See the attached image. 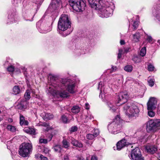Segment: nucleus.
<instances>
[{
	"mask_svg": "<svg viewBox=\"0 0 160 160\" xmlns=\"http://www.w3.org/2000/svg\"><path fill=\"white\" fill-rule=\"evenodd\" d=\"M92 8L98 10L99 16L108 18L112 15L114 4L110 0H88Z\"/></svg>",
	"mask_w": 160,
	"mask_h": 160,
	"instance_id": "f257e3e1",
	"label": "nucleus"
},
{
	"mask_svg": "<svg viewBox=\"0 0 160 160\" xmlns=\"http://www.w3.org/2000/svg\"><path fill=\"white\" fill-rule=\"evenodd\" d=\"M48 79H50L52 83L50 84L49 87L47 86L48 92L53 95H59L60 97L62 98H67L69 96V93L65 91H62L64 89L62 85L58 80V78L55 76L50 74L48 76Z\"/></svg>",
	"mask_w": 160,
	"mask_h": 160,
	"instance_id": "f03ea898",
	"label": "nucleus"
},
{
	"mask_svg": "<svg viewBox=\"0 0 160 160\" xmlns=\"http://www.w3.org/2000/svg\"><path fill=\"white\" fill-rule=\"evenodd\" d=\"M122 122L123 120L120 118L119 115H117L108 125V129L109 131L114 134L120 132L122 128Z\"/></svg>",
	"mask_w": 160,
	"mask_h": 160,
	"instance_id": "7ed1b4c3",
	"label": "nucleus"
},
{
	"mask_svg": "<svg viewBox=\"0 0 160 160\" xmlns=\"http://www.w3.org/2000/svg\"><path fill=\"white\" fill-rule=\"evenodd\" d=\"M71 21L67 15L62 14L59 18L58 23V29L62 31H65L71 27Z\"/></svg>",
	"mask_w": 160,
	"mask_h": 160,
	"instance_id": "20e7f679",
	"label": "nucleus"
},
{
	"mask_svg": "<svg viewBox=\"0 0 160 160\" xmlns=\"http://www.w3.org/2000/svg\"><path fill=\"white\" fill-rule=\"evenodd\" d=\"M126 114L129 118H136L138 117L139 112V110L138 107L134 104L130 106L126 105L123 107Z\"/></svg>",
	"mask_w": 160,
	"mask_h": 160,
	"instance_id": "39448f33",
	"label": "nucleus"
},
{
	"mask_svg": "<svg viewBox=\"0 0 160 160\" xmlns=\"http://www.w3.org/2000/svg\"><path fill=\"white\" fill-rule=\"evenodd\" d=\"M19 154L23 157H26L31 153L32 150V144L30 143H23L19 147Z\"/></svg>",
	"mask_w": 160,
	"mask_h": 160,
	"instance_id": "423d86ee",
	"label": "nucleus"
},
{
	"mask_svg": "<svg viewBox=\"0 0 160 160\" xmlns=\"http://www.w3.org/2000/svg\"><path fill=\"white\" fill-rule=\"evenodd\" d=\"M59 82L61 85H62L64 88L67 87L66 89L70 93H73L75 92L74 89L75 84L72 80L64 78L61 79Z\"/></svg>",
	"mask_w": 160,
	"mask_h": 160,
	"instance_id": "0eeeda50",
	"label": "nucleus"
},
{
	"mask_svg": "<svg viewBox=\"0 0 160 160\" xmlns=\"http://www.w3.org/2000/svg\"><path fill=\"white\" fill-rule=\"evenodd\" d=\"M160 125V120H151L147 122L146 129L148 132H155Z\"/></svg>",
	"mask_w": 160,
	"mask_h": 160,
	"instance_id": "6e6552de",
	"label": "nucleus"
},
{
	"mask_svg": "<svg viewBox=\"0 0 160 160\" xmlns=\"http://www.w3.org/2000/svg\"><path fill=\"white\" fill-rule=\"evenodd\" d=\"M69 5L74 11L77 12H81L84 10L86 6L84 0H81Z\"/></svg>",
	"mask_w": 160,
	"mask_h": 160,
	"instance_id": "1a4fd4ad",
	"label": "nucleus"
},
{
	"mask_svg": "<svg viewBox=\"0 0 160 160\" xmlns=\"http://www.w3.org/2000/svg\"><path fill=\"white\" fill-rule=\"evenodd\" d=\"M131 157L133 160H144L140 149L138 148H135L131 153Z\"/></svg>",
	"mask_w": 160,
	"mask_h": 160,
	"instance_id": "9d476101",
	"label": "nucleus"
},
{
	"mask_svg": "<svg viewBox=\"0 0 160 160\" xmlns=\"http://www.w3.org/2000/svg\"><path fill=\"white\" fill-rule=\"evenodd\" d=\"M40 24V22H38L37 23V26L40 32L46 33L51 30V27L50 26L47 25L46 23H42L39 26Z\"/></svg>",
	"mask_w": 160,
	"mask_h": 160,
	"instance_id": "9b49d317",
	"label": "nucleus"
},
{
	"mask_svg": "<svg viewBox=\"0 0 160 160\" xmlns=\"http://www.w3.org/2000/svg\"><path fill=\"white\" fill-rule=\"evenodd\" d=\"M118 100L117 103L122 104L126 102L128 98L127 92H120L118 95Z\"/></svg>",
	"mask_w": 160,
	"mask_h": 160,
	"instance_id": "f8f14e48",
	"label": "nucleus"
},
{
	"mask_svg": "<svg viewBox=\"0 0 160 160\" xmlns=\"http://www.w3.org/2000/svg\"><path fill=\"white\" fill-rule=\"evenodd\" d=\"M157 99L154 97H151L150 98L147 103L148 110H154L157 106Z\"/></svg>",
	"mask_w": 160,
	"mask_h": 160,
	"instance_id": "ddd939ff",
	"label": "nucleus"
},
{
	"mask_svg": "<svg viewBox=\"0 0 160 160\" xmlns=\"http://www.w3.org/2000/svg\"><path fill=\"white\" fill-rule=\"evenodd\" d=\"M128 145V143L125 139H122L118 142L117 144V149L118 150H121L124 147Z\"/></svg>",
	"mask_w": 160,
	"mask_h": 160,
	"instance_id": "4468645a",
	"label": "nucleus"
},
{
	"mask_svg": "<svg viewBox=\"0 0 160 160\" xmlns=\"http://www.w3.org/2000/svg\"><path fill=\"white\" fill-rule=\"evenodd\" d=\"M61 2V0H52L49 7L53 9H55L60 6Z\"/></svg>",
	"mask_w": 160,
	"mask_h": 160,
	"instance_id": "2eb2a0df",
	"label": "nucleus"
},
{
	"mask_svg": "<svg viewBox=\"0 0 160 160\" xmlns=\"http://www.w3.org/2000/svg\"><path fill=\"white\" fill-rule=\"evenodd\" d=\"M23 131L24 132L30 134L35 135L36 134L35 129L34 128L29 127H27L24 128Z\"/></svg>",
	"mask_w": 160,
	"mask_h": 160,
	"instance_id": "dca6fc26",
	"label": "nucleus"
},
{
	"mask_svg": "<svg viewBox=\"0 0 160 160\" xmlns=\"http://www.w3.org/2000/svg\"><path fill=\"white\" fill-rule=\"evenodd\" d=\"M147 152L152 154L157 150V148L154 146H147L145 148Z\"/></svg>",
	"mask_w": 160,
	"mask_h": 160,
	"instance_id": "f3484780",
	"label": "nucleus"
},
{
	"mask_svg": "<svg viewBox=\"0 0 160 160\" xmlns=\"http://www.w3.org/2000/svg\"><path fill=\"white\" fill-rule=\"evenodd\" d=\"M20 124L21 126H28L29 124L28 121L25 120L24 117L21 114H20Z\"/></svg>",
	"mask_w": 160,
	"mask_h": 160,
	"instance_id": "a211bd4d",
	"label": "nucleus"
},
{
	"mask_svg": "<svg viewBox=\"0 0 160 160\" xmlns=\"http://www.w3.org/2000/svg\"><path fill=\"white\" fill-rule=\"evenodd\" d=\"M27 104L26 102H23L18 104L17 107L18 109L24 111L27 108Z\"/></svg>",
	"mask_w": 160,
	"mask_h": 160,
	"instance_id": "6ab92c4d",
	"label": "nucleus"
},
{
	"mask_svg": "<svg viewBox=\"0 0 160 160\" xmlns=\"http://www.w3.org/2000/svg\"><path fill=\"white\" fill-rule=\"evenodd\" d=\"M44 120L47 121L52 118L53 115L52 114L44 112L42 114Z\"/></svg>",
	"mask_w": 160,
	"mask_h": 160,
	"instance_id": "aec40b11",
	"label": "nucleus"
},
{
	"mask_svg": "<svg viewBox=\"0 0 160 160\" xmlns=\"http://www.w3.org/2000/svg\"><path fill=\"white\" fill-rule=\"evenodd\" d=\"M153 15L157 18V19L159 21V7H156L154 8V9L153 11Z\"/></svg>",
	"mask_w": 160,
	"mask_h": 160,
	"instance_id": "412c9836",
	"label": "nucleus"
},
{
	"mask_svg": "<svg viewBox=\"0 0 160 160\" xmlns=\"http://www.w3.org/2000/svg\"><path fill=\"white\" fill-rule=\"evenodd\" d=\"M71 143L73 146L77 147L82 148L83 147V145L81 142H78L73 138H72Z\"/></svg>",
	"mask_w": 160,
	"mask_h": 160,
	"instance_id": "4be33fe9",
	"label": "nucleus"
},
{
	"mask_svg": "<svg viewBox=\"0 0 160 160\" xmlns=\"http://www.w3.org/2000/svg\"><path fill=\"white\" fill-rule=\"evenodd\" d=\"M133 36L132 41L135 42H138L139 41L140 35L139 32H137L135 34H133Z\"/></svg>",
	"mask_w": 160,
	"mask_h": 160,
	"instance_id": "5701e85b",
	"label": "nucleus"
},
{
	"mask_svg": "<svg viewBox=\"0 0 160 160\" xmlns=\"http://www.w3.org/2000/svg\"><path fill=\"white\" fill-rule=\"evenodd\" d=\"M104 83L102 82H100L98 84V89L100 90V93L103 92L104 93H106L107 92L104 88ZM101 93H100V94Z\"/></svg>",
	"mask_w": 160,
	"mask_h": 160,
	"instance_id": "b1692460",
	"label": "nucleus"
},
{
	"mask_svg": "<svg viewBox=\"0 0 160 160\" xmlns=\"http://www.w3.org/2000/svg\"><path fill=\"white\" fill-rule=\"evenodd\" d=\"M107 105L109 108V110L112 112H115L117 109V107L110 102H108Z\"/></svg>",
	"mask_w": 160,
	"mask_h": 160,
	"instance_id": "393cba45",
	"label": "nucleus"
},
{
	"mask_svg": "<svg viewBox=\"0 0 160 160\" xmlns=\"http://www.w3.org/2000/svg\"><path fill=\"white\" fill-rule=\"evenodd\" d=\"M13 91L15 94H17L20 92V89L18 86H15L13 88Z\"/></svg>",
	"mask_w": 160,
	"mask_h": 160,
	"instance_id": "a878e982",
	"label": "nucleus"
},
{
	"mask_svg": "<svg viewBox=\"0 0 160 160\" xmlns=\"http://www.w3.org/2000/svg\"><path fill=\"white\" fill-rule=\"evenodd\" d=\"M72 112L75 114L78 113L80 111L79 108L78 106H73L71 109Z\"/></svg>",
	"mask_w": 160,
	"mask_h": 160,
	"instance_id": "bb28decb",
	"label": "nucleus"
},
{
	"mask_svg": "<svg viewBox=\"0 0 160 160\" xmlns=\"http://www.w3.org/2000/svg\"><path fill=\"white\" fill-rule=\"evenodd\" d=\"M146 52V48L145 47H144L141 49L140 52V55L141 56L143 57L145 55Z\"/></svg>",
	"mask_w": 160,
	"mask_h": 160,
	"instance_id": "cd10ccee",
	"label": "nucleus"
},
{
	"mask_svg": "<svg viewBox=\"0 0 160 160\" xmlns=\"http://www.w3.org/2000/svg\"><path fill=\"white\" fill-rule=\"evenodd\" d=\"M148 83L149 86L152 87L154 84V80L151 78H149L148 79Z\"/></svg>",
	"mask_w": 160,
	"mask_h": 160,
	"instance_id": "c85d7f7f",
	"label": "nucleus"
},
{
	"mask_svg": "<svg viewBox=\"0 0 160 160\" xmlns=\"http://www.w3.org/2000/svg\"><path fill=\"white\" fill-rule=\"evenodd\" d=\"M132 66L130 65H127L125 66L124 68V70L127 71L129 72H131L132 70Z\"/></svg>",
	"mask_w": 160,
	"mask_h": 160,
	"instance_id": "c756f323",
	"label": "nucleus"
},
{
	"mask_svg": "<svg viewBox=\"0 0 160 160\" xmlns=\"http://www.w3.org/2000/svg\"><path fill=\"white\" fill-rule=\"evenodd\" d=\"M92 133L95 137H97L99 134V132L98 129H94L92 131Z\"/></svg>",
	"mask_w": 160,
	"mask_h": 160,
	"instance_id": "7c9ffc66",
	"label": "nucleus"
},
{
	"mask_svg": "<svg viewBox=\"0 0 160 160\" xmlns=\"http://www.w3.org/2000/svg\"><path fill=\"white\" fill-rule=\"evenodd\" d=\"M7 129L12 132H14L16 131L15 128L12 125H8L7 128Z\"/></svg>",
	"mask_w": 160,
	"mask_h": 160,
	"instance_id": "2f4dec72",
	"label": "nucleus"
},
{
	"mask_svg": "<svg viewBox=\"0 0 160 160\" xmlns=\"http://www.w3.org/2000/svg\"><path fill=\"white\" fill-rule=\"evenodd\" d=\"M53 149L56 152H59L61 151V148L60 145H57L53 147Z\"/></svg>",
	"mask_w": 160,
	"mask_h": 160,
	"instance_id": "473e14b6",
	"label": "nucleus"
},
{
	"mask_svg": "<svg viewBox=\"0 0 160 160\" xmlns=\"http://www.w3.org/2000/svg\"><path fill=\"white\" fill-rule=\"evenodd\" d=\"M62 144L63 147L65 148H68L69 146V143L66 139H64L62 141Z\"/></svg>",
	"mask_w": 160,
	"mask_h": 160,
	"instance_id": "72a5a7b5",
	"label": "nucleus"
},
{
	"mask_svg": "<svg viewBox=\"0 0 160 160\" xmlns=\"http://www.w3.org/2000/svg\"><path fill=\"white\" fill-rule=\"evenodd\" d=\"M61 120L62 122L64 123H67L69 122V121L68 120L67 117L65 115L62 116L61 118Z\"/></svg>",
	"mask_w": 160,
	"mask_h": 160,
	"instance_id": "f704fd0d",
	"label": "nucleus"
},
{
	"mask_svg": "<svg viewBox=\"0 0 160 160\" xmlns=\"http://www.w3.org/2000/svg\"><path fill=\"white\" fill-rule=\"evenodd\" d=\"M153 110H148V115L151 117H153L155 115V113L152 111Z\"/></svg>",
	"mask_w": 160,
	"mask_h": 160,
	"instance_id": "c9c22d12",
	"label": "nucleus"
},
{
	"mask_svg": "<svg viewBox=\"0 0 160 160\" xmlns=\"http://www.w3.org/2000/svg\"><path fill=\"white\" fill-rule=\"evenodd\" d=\"M138 26V21H134L133 24V28H132V30L134 31L136 30Z\"/></svg>",
	"mask_w": 160,
	"mask_h": 160,
	"instance_id": "e433bc0d",
	"label": "nucleus"
},
{
	"mask_svg": "<svg viewBox=\"0 0 160 160\" xmlns=\"http://www.w3.org/2000/svg\"><path fill=\"white\" fill-rule=\"evenodd\" d=\"M15 69V68L13 65H10L7 68L8 71L10 72H13Z\"/></svg>",
	"mask_w": 160,
	"mask_h": 160,
	"instance_id": "4c0bfd02",
	"label": "nucleus"
},
{
	"mask_svg": "<svg viewBox=\"0 0 160 160\" xmlns=\"http://www.w3.org/2000/svg\"><path fill=\"white\" fill-rule=\"evenodd\" d=\"M30 94V93L29 91H27L24 94L25 98L26 99H29L31 97Z\"/></svg>",
	"mask_w": 160,
	"mask_h": 160,
	"instance_id": "58836bf2",
	"label": "nucleus"
},
{
	"mask_svg": "<svg viewBox=\"0 0 160 160\" xmlns=\"http://www.w3.org/2000/svg\"><path fill=\"white\" fill-rule=\"evenodd\" d=\"M155 68L153 65L149 64L148 66V70L149 71H152L154 70Z\"/></svg>",
	"mask_w": 160,
	"mask_h": 160,
	"instance_id": "ea45409f",
	"label": "nucleus"
},
{
	"mask_svg": "<svg viewBox=\"0 0 160 160\" xmlns=\"http://www.w3.org/2000/svg\"><path fill=\"white\" fill-rule=\"evenodd\" d=\"M53 137V134L52 133H48L47 135V140L48 141H50L52 139Z\"/></svg>",
	"mask_w": 160,
	"mask_h": 160,
	"instance_id": "a19ab883",
	"label": "nucleus"
},
{
	"mask_svg": "<svg viewBox=\"0 0 160 160\" xmlns=\"http://www.w3.org/2000/svg\"><path fill=\"white\" fill-rule=\"evenodd\" d=\"M132 60L136 63H138L140 62V58L136 56L132 58Z\"/></svg>",
	"mask_w": 160,
	"mask_h": 160,
	"instance_id": "79ce46f5",
	"label": "nucleus"
},
{
	"mask_svg": "<svg viewBox=\"0 0 160 160\" xmlns=\"http://www.w3.org/2000/svg\"><path fill=\"white\" fill-rule=\"evenodd\" d=\"M39 142L40 143H47L48 142V140L45 139L40 138Z\"/></svg>",
	"mask_w": 160,
	"mask_h": 160,
	"instance_id": "37998d69",
	"label": "nucleus"
},
{
	"mask_svg": "<svg viewBox=\"0 0 160 160\" xmlns=\"http://www.w3.org/2000/svg\"><path fill=\"white\" fill-rule=\"evenodd\" d=\"M78 128L76 126H73L70 129V131L71 132H73L76 131L77 130Z\"/></svg>",
	"mask_w": 160,
	"mask_h": 160,
	"instance_id": "c03bdc74",
	"label": "nucleus"
},
{
	"mask_svg": "<svg viewBox=\"0 0 160 160\" xmlns=\"http://www.w3.org/2000/svg\"><path fill=\"white\" fill-rule=\"evenodd\" d=\"M87 138L88 139H92L95 137L92 134H88L87 135Z\"/></svg>",
	"mask_w": 160,
	"mask_h": 160,
	"instance_id": "a18cd8bd",
	"label": "nucleus"
},
{
	"mask_svg": "<svg viewBox=\"0 0 160 160\" xmlns=\"http://www.w3.org/2000/svg\"><path fill=\"white\" fill-rule=\"evenodd\" d=\"M123 51V50L122 49H119V53L118 57V58H120L121 57L122 54V53Z\"/></svg>",
	"mask_w": 160,
	"mask_h": 160,
	"instance_id": "49530a36",
	"label": "nucleus"
},
{
	"mask_svg": "<svg viewBox=\"0 0 160 160\" xmlns=\"http://www.w3.org/2000/svg\"><path fill=\"white\" fill-rule=\"evenodd\" d=\"M49 151V150L48 148L47 147H44L43 149V152L46 154L48 153Z\"/></svg>",
	"mask_w": 160,
	"mask_h": 160,
	"instance_id": "de8ad7c7",
	"label": "nucleus"
},
{
	"mask_svg": "<svg viewBox=\"0 0 160 160\" xmlns=\"http://www.w3.org/2000/svg\"><path fill=\"white\" fill-rule=\"evenodd\" d=\"M147 40L148 41L150 42L152 41V37L150 36H148L147 37Z\"/></svg>",
	"mask_w": 160,
	"mask_h": 160,
	"instance_id": "09e8293b",
	"label": "nucleus"
},
{
	"mask_svg": "<svg viewBox=\"0 0 160 160\" xmlns=\"http://www.w3.org/2000/svg\"><path fill=\"white\" fill-rule=\"evenodd\" d=\"M40 158L41 160H48V158L47 157L43 156L42 155H40Z\"/></svg>",
	"mask_w": 160,
	"mask_h": 160,
	"instance_id": "8fccbe9b",
	"label": "nucleus"
},
{
	"mask_svg": "<svg viewBox=\"0 0 160 160\" xmlns=\"http://www.w3.org/2000/svg\"><path fill=\"white\" fill-rule=\"evenodd\" d=\"M117 68L116 66H112V72H114L117 71Z\"/></svg>",
	"mask_w": 160,
	"mask_h": 160,
	"instance_id": "3c124183",
	"label": "nucleus"
},
{
	"mask_svg": "<svg viewBox=\"0 0 160 160\" xmlns=\"http://www.w3.org/2000/svg\"><path fill=\"white\" fill-rule=\"evenodd\" d=\"M71 32L69 31V32L66 33L65 32H63L62 34V35L63 37H65L67 36Z\"/></svg>",
	"mask_w": 160,
	"mask_h": 160,
	"instance_id": "603ef678",
	"label": "nucleus"
},
{
	"mask_svg": "<svg viewBox=\"0 0 160 160\" xmlns=\"http://www.w3.org/2000/svg\"><path fill=\"white\" fill-rule=\"evenodd\" d=\"M89 105L88 103H86L85 104V108L87 109H88L89 108Z\"/></svg>",
	"mask_w": 160,
	"mask_h": 160,
	"instance_id": "864d4df0",
	"label": "nucleus"
},
{
	"mask_svg": "<svg viewBox=\"0 0 160 160\" xmlns=\"http://www.w3.org/2000/svg\"><path fill=\"white\" fill-rule=\"evenodd\" d=\"M91 160H98L97 157L95 156H93L92 157L91 159Z\"/></svg>",
	"mask_w": 160,
	"mask_h": 160,
	"instance_id": "5fc2aeb1",
	"label": "nucleus"
},
{
	"mask_svg": "<svg viewBox=\"0 0 160 160\" xmlns=\"http://www.w3.org/2000/svg\"><path fill=\"white\" fill-rule=\"evenodd\" d=\"M93 118V117L92 116H91L90 115H88L86 119L88 120L89 119L90 120H91L92 119V118Z\"/></svg>",
	"mask_w": 160,
	"mask_h": 160,
	"instance_id": "6e6d98bb",
	"label": "nucleus"
},
{
	"mask_svg": "<svg viewBox=\"0 0 160 160\" xmlns=\"http://www.w3.org/2000/svg\"><path fill=\"white\" fill-rule=\"evenodd\" d=\"M64 160H69L68 156L67 155L64 156Z\"/></svg>",
	"mask_w": 160,
	"mask_h": 160,
	"instance_id": "4d7b16f0",
	"label": "nucleus"
},
{
	"mask_svg": "<svg viewBox=\"0 0 160 160\" xmlns=\"http://www.w3.org/2000/svg\"><path fill=\"white\" fill-rule=\"evenodd\" d=\"M120 43L121 45H123L125 44V41L124 40H121L120 41Z\"/></svg>",
	"mask_w": 160,
	"mask_h": 160,
	"instance_id": "13d9d810",
	"label": "nucleus"
},
{
	"mask_svg": "<svg viewBox=\"0 0 160 160\" xmlns=\"http://www.w3.org/2000/svg\"><path fill=\"white\" fill-rule=\"evenodd\" d=\"M84 158L83 157H78V160H83Z\"/></svg>",
	"mask_w": 160,
	"mask_h": 160,
	"instance_id": "bf43d9fd",
	"label": "nucleus"
},
{
	"mask_svg": "<svg viewBox=\"0 0 160 160\" xmlns=\"http://www.w3.org/2000/svg\"><path fill=\"white\" fill-rule=\"evenodd\" d=\"M42 125L44 127H47L48 126V124L47 123H43Z\"/></svg>",
	"mask_w": 160,
	"mask_h": 160,
	"instance_id": "052dcab7",
	"label": "nucleus"
},
{
	"mask_svg": "<svg viewBox=\"0 0 160 160\" xmlns=\"http://www.w3.org/2000/svg\"><path fill=\"white\" fill-rule=\"evenodd\" d=\"M2 120V118L0 117V122Z\"/></svg>",
	"mask_w": 160,
	"mask_h": 160,
	"instance_id": "680f3d73",
	"label": "nucleus"
},
{
	"mask_svg": "<svg viewBox=\"0 0 160 160\" xmlns=\"http://www.w3.org/2000/svg\"><path fill=\"white\" fill-rule=\"evenodd\" d=\"M10 121L12 122V119H10Z\"/></svg>",
	"mask_w": 160,
	"mask_h": 160,
	"instance_id": "e2e57ef3",
	"label": "nucleus"
},
{
	"mask_svg": "<svg viewBox=\"0 0 160 160\" xmlns=\"http://www.w3.org/2000/svg\"><path fill=\"white\" fill-rule=\"evenodd\" d=\"M125 51L126 52H127V51H126V50H125Z\"/></svg>",
	"mask_w": 160,
	"mask_h": 160,
	"instance_id": "0e129e2a",
	"label": "nucleus"
},
{
	"mask_svg": "<svg viewBox=\"0 0 160 160\" xmlns=\"http://www.w3.org/2000/svg\"><path fill=\"white\" fill-rule=\"evenodd\" d=\"M86 160H88V159L87 158V159H86Z\"/></svg>",
	"mask_w": 160,
	"mask_h": 160,
	"instance_id": "69168bd1",
	"label": "nucleus"
}]
</instances>
